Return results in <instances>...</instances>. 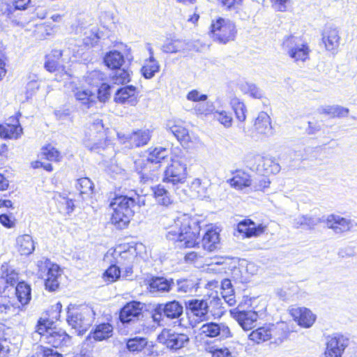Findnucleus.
I'll return each instance as SVG.
<instances>
[{"mask_svg":"<svg viewBox=\"0 0 357 357\" xmlns=\"http://www.w3.org/2000/svg\"><path fill=\"white\" fill-rule=\"evenodd\" d=\"M31 287L24 282H20L17 283L15 288L16 296L19 302L24 305L29 303L31 298Z\"/></svg>","mask_w":357,"mask_h":357,"instance_id":"nucleus-36","label":"nucleus"},{"mask_svg":"<svg viewBox=\"0 0 357 357\" xmlns=\"http://www.w3.org/2000/svg\"><path fill=\"white\" fill-rule=\"evenodd\" d=\"M113 210L111 218L112 223L117 229L126 228L137 209L136 199L128 196H116L109 204Z\"/></svg>","mask_w":357,"mask_h":357,"instance_id":"nucleus-2","label":"nucleus"},{"mask_svg":"<svg viewBox=\"0 0 357 357\" xmlns=\"http://www.w3.org/2000/svg\"><path fill=\"white\" fill-rule=\"evenodd\" d=\"M276 327L268 325L259 327L249 335V339L257 344L267 341L276 335Z\"/></svg>","mask_w":357,"mask_h":357,"instance_id":"nucleus-21","label":"nucleus"},{"mask_svg":"<svg viewBox=\"0 0 357 357\" xmlns=\"http://www.w3.org/2000/svg\"><path fill=\"white\" fill-rule=\"evenodd\" d=\"M52 328H48L45 322L38 321L36 332L40 335L41 337L46 340V336L50 333Z\"/></svg>","mask_w":357,"mask_h":357,"instance_id":"nucleus-62","label":"nucleus"},{"mask_svg":"<svg viewBox=\"0 0 357 357\" xmlns=\"http://www.w3.org/2000/svg\"><path fill=\"white\" fill-rule=\"evenodd\" d=\"M200 335L208 337H219L220 339H225L231 337V331L229 327L223 324L208 322L203 324L199 328Z\"/></svg>","mask_w":357,"mask_h":357,"instance_id":"nucleus-12","label":"nucleus"},{"mask_svg":"<svg viewBox=\"0 0 357 357\" xmlns=\"http://www.w3.org/2000/svg\"><path fill=\"white\" fill-rule=\"evenodd\" d=\"M172 282L167 280L163 278H158L153 280L151 287L153 289H156L159 291H169L171 289Z\"/></svg>","mask_w":357,"mask_h":357,"instance_id":"nucleus-53","label":"nucleus"},{"mask_svg":"<svg viewBox=\"0 0 357 357\" xmlns=\"http://www.w3.org/2000/svg\"><path fill=\"white\" fill-rule=\"evenodd\" d=\"M266 228L262 224H256L250 219H244L238 223L236 231L243 238H251L260 236Z\"/></svg>","mask_w":357,"mask_h":357,"instance_id":"nucleus-13","label":"nucleus"},{"mask_svg":"<svg viewBox=\"0 0 357 357\" xmlns=\"http://www.w3.org/2000/svg\"><path fill=\"white\" fill-rule=\"evenodd\" d=\"M192 49L190 41L180 39H167L161 46V50L167 54L185 53Z\"/></svg>","mask_w":357,"mask_h":357,"instance_id":"nucleus-14","label":"nucleus"},{"mask_svg":"<svg viewBox=\"0 0 357 357\" xmlns=\"http://www.w3.org/2000/svg\"><path fill=\"white\" fill-rule=\"evenodd\" d=\"M169 131L181 142L187 143L190 141L188 131L182 126L173 125L169 127Z\"/></svg>","mask_w":357,"mask_h":357,"instance_id":"nucleus-49","label":"nucleus"},{"mask_svg":"<svg viewBox=\"0 0 357 357\" xmlns=\"http://www.w3.org/2000/svg\"><path fill=\"white\" fill-rule=\"evenodd\" d=\"M125 274H122L121 269H105L102 274V278L108 283L114 282L121 277L131 280L132 269H123Z\"/></svg>","mask_w":357,"mask_h":357,"instance_id":"nucleus-34","label":"nucleus"},{"mask_svg":"<svg viewBox=\"0 0 357 357\" xmlns=\"http://www.w3.org/2000/svg\"><path fill=\"white\" fill-rule=\"evenodd\" d=\"M106 79L105 73L99 70H94L91 72H88L85 76L86 82L92 86L98 87L101 84L104 83Z\"/></svg>","mask_w":357,"mask_h":357,"instance_id":"nucleus-44","label":"nucleus"},{"mask_svg":"<svg viewBox=\"0 0 357 357\" xmlns=\"http://www.w3.org/2000/svg\"><path fill=\"white\" fill-rule=\"evenodd\" d=\"M201 243L204 250L212 252L215 250L219 245V234L215 230L209 229L205 232Z\"/></svg>","mask_w":357,"mask_h":357,"instance_id":"nucleus-29","label":"nucleus"},{"mask_svg":"<svg viewBox=\"0 0 357 357\" xmlns=\"http://www.w3.org/2000/svg\"><path fill=\"white\" fill-rule=\"evenodd\" d=\"M148 161L152 165H158L165 160L169 155V150L162 146L150 147L146 151Z\"/></svg>","mask_w":357,"mask_h":357,"instance_id":"nucleus-28","label":"nucleus"},{"mask_svg":"<svg viewBox=\"0 0 357 357\" xmlns=\"http://www.w3.org/2000/svg\"><path fill=\"white\" fill-rule=\"evenodd\" d=\"M326 227L331 229L335 234H342L351 231L357 224L353 220L337 215L331 214L326 217Z\"/></svg>","mask_w":357,"mask_h":357,"instance_id":"nucleus-11","label":"nucleus"},{"mask_svg":"<svg viewBox=\"0 0 357 357\" xmlns=\"http://www.w3.org/2000/svg\"><path fill=\"white\" fill-rule=\"evenodd\" d=\"M47 278L45 280V289L50 291H56L59 286V278L62 269H47Z\"/></svg>","mask_w":357,"mask_h":357,"instance_id":"nucleus-35","label":"nucleus"},{"mask_svg":"<svg viewBox=\"0 0 357 357\" xmlns=\"http://www.w3.org/2000/svg\"><path fill=\"white\" fill-rule=\"evenodd\" d=\"M151 165L148 161L147 158H140L135 162V167L138 173L141 175L140 178L144 181H146L151 178V174L149 172L151 171Z\"/></svg>","mask_w":357,"mask_h":357,"instance_id":"nucleus-38","label":"nucleus"},{"mask_svg":"<svg viewBox=\"0 0 357 357\" xmlns=\"http://www.w3.org/2000/svg\"><path fill=\"white\" fill-rule=\"evenodd\" d=\"M252 183V180H251L250 176L244 172H238L231 179V185L239 189L250 186Z\"/></svg>","mask_w":357,"mask_h":357,"instance_id":"nucleus-45","label":"nucleus"},{"mask_svg":"<svg viewBox=\"0 0 357 357\" xmlns=\"http://www.w3.org/2000/svg\"><path fill=\"white\" fill-rule=\"evenodd\" d=\"M158 340L172 350L180 349L189 343V337L186 334L172 332L170 330H164L158 336Z\"/></svg>","mask_w":357,"mask_h":357,"instance_id":"nucleus-10","label":"nucleus"},{"mask_svg":"<svg viewBox=\"0 0 357 357\" xmlns=\"http://www.w3.org/2000/svg\"><path fill=\"white\" fill-rule=\"evenodd\" d=\"M234 278L241 283H247L250 281L252 277L256 274L257 269H232Z\"/></svg>","mask_w":357,"mask_h":357,"instance_id":"nucleus-48","label":"nucleus"},{"mask_svg":"<svg viewBox=\"0 0 357 357\" xmlns=\"http://www.w3.org/2000/svg\"><path fill=\"white\" fill-rule=\"evenodd\" d=\"M160 64L157 60H146L144 65L141 68L142 76L146 79H151L156 73L159 72Z\"/></svg>","mask_w":357,"mask_h":357,"instance_id":"nucleus-41","label":"nucleus"},{"mask_svg":"<svg viewBox=\"0 0 357 357\" xmlns=\"http://www.w3.org/2000/svg\"><path fill=\"white\" fill-rule=\"evenodd\" d=\"M151 138V132L149 129L137 130L126 137L132 148L146 145Z\"/></svg>","mask_w":357,"mask_h":357,"instance_id":"nucleus-20","label":"nucleus"},{"mask_svg":"<svg viewBox=\"0 0 357 357\" xmlns=\"http://www.w3.org/2000/svg\"><path fill=\"white\" fill-rule=\"evenodd\" d=\"M39 83L36 79H31L26 86V99L31 98L38 90Z\"/></svg>","mask_w":357,"mask_h":357,"instance_id":"nucleus-57","label":"nucleus"},{"mask_svg":"<svg viewBox=\"0 0 357 357\" xmlns=\"http://www.w3.org/2000/svg\"><path fill=\"white\" fill-rule=\"evenodd\" d=\"M231 313L234 319L245 331L252 329L258 319V314L252 310H234L231 311Z\"/></svg>","mask_w":357,"mask_h":357,"instance_id":"nucleus-15","label":"nucleus"},{"mask_svg":"<svg viewBox=\"0 0 357 357\" xmlns=\"http://www.w3.org/2000/svg\"><path fill=\"white\" fill-rule=\"evenodd\" d=\"M187 178V158L179 156L172 160V163L164 172L163 181L172 184L176 193L179 194L180 185L185 182Z\"/></svg>","mask_w":357,"mask_h":357,"instance_id":"nucleus-6","label":"nucleus"},{"mask_svg":"<svg viewBox=\"0 0 357 357\" xmlns=\"http://www.w3.org/2000/svg\"><path fill=\"white\" fill-rule=\"evenodd\" d=\"M45 341L57 348L67 346L70 342V337L64 331L54 328L47 335Z\"/></svg>","mask_w":357,"mask_h":357,"instance_id":"nucleus-22","label":"nucleus"},{"mask_svg":"<svg viewBox=\"0 0 357 357\" xmlns=\"http://www.w3.org/2000/svg\"><path fill=\"white\" fill-rule=\"evenodd\" d=\"M322 41L326 49L328 51L335 50L339 46L340 36L335 29H330L324 31L322 34Z\"/></svg>","mask_w":357,"mask_h":357,"instance_id":"nucleus-32","label":"nucleus"},{"mask_svg":"<svg viewBox=\"0 0 357 357\" xmlns=\"http://www.w3.org/2000/svg\"><path fill=\"white\" fill-rule=\"evenodd\" d=\"M198 279H182L176 282V289L178 292L191 293L198 288Z\"/></svg>","mask_w":357,"mask_h":357,"instance_id":"nucleus-46","label":"nucleus"},{"mask_svg":"<svg viewBox=\"0 0 357 357\" xmlns=\"http://www.w3.org/2000/svg\"><path fill=\"white\" fill-rule=\"evenodd\" d=\"M325 216L321 218L311 215H299L294 219L293 225L296 228L312 229L321 222L325 223Z\"/></svg>","mask_w":357,"mask_h":357,"instance_id":"nucleus-26","label":"nucleus"},{"mask_svg":"<svg viewBox=\"0 0 357 357\" xmlns=\"http://www.w3.org/2000/svg\"><path fill=\"white\" fill-rule=\"evenodd\" d=\"M282 47L289 56L295 61H305L308 58V46L303 43L298 37L287 36L283 41Z\"/></svg>","mask_w":357,"mask_h":357,"instance_id":"nucleus-8","label":"nucleus"},{"mask_svg":"<svg viewBox=\"0 0 357 357\" xmlns=\"http://www.w3.org/2000/svg\"><path fill=\"white\" fill-rule=\"evenodd\" d=\"M45 68L49 72H55L59 70L61 67L59 62L51 56H47V61L45 63Z\"/></svg>","mask_w":357,"mask_h":357,"instance_id":"nucleus-58","label":"nucleus"},{"mask_svg":"<svg viewBox=\"0 0 357 357\" xmlns=\"http://www.w3.org/2000/svg\"><path fill=\"white\" fill-rule=\"evenodd\" d=\"M214 118L225 128H229L232 125V117L225 111L215 112L214 113Z\"/></svg>","mask_w":357,"mask_h":357,"instance_id":"nucleus-54","label":"nucleus"},{"mask_svg":"<svg viewBox=\"0 0 357 357\" xmlns=\"http://www.w3.org/2000/svg\"><path fill=\"white\" fill-rule=\"evenodd\" d=\"M111 86L107 83L101 84L97 90V97L100 101L105 102L110 96Z\"/></svg>","mask_w":357,"mask_h":357,"instance_id":"nucleus-55","label":"nucleus"},{"mask_svg":"<svg viewBox=\"0 0 357 357\" xmlns=\"http://www.w3.org/2000/svg\"><path fill=\"white\" fill-rule=\"evenodd\" d=\"M147 344V340L144 337H135L130 338L127 342V348L130 351H141Z\"/></svg>","mask_w":357,"mask_h":357,"instance_id":"nucleus-50","label":"nucleus"},{"mask_svg":"<svg viewBox=\"0 0 357 357\" xmlns=\"http://www.w3.org/2000/svg\"><path fill=\"white\" fill-rule=\"evenodd\" d=\"M269 180L266 177H262L259 180H252V185L255 190H264L270 185Z\"/></svg>","mask_w":357,"mask_h":357,"instance_id":"nucleus-59","label":"nucleus"},{"mask_svg":"<svg viewBox=\"0 0 357 357\" xmlns=\"http://www.w3.org/2000/svg\"><path fill=\"white\" fill-rule=\"evenodd\" d=\"M211 28L214 40L220 43L226 44L236 37V26L229 20L219 18L212 23Z\"/></svg>","mask_w":357,"mask_h":357,"instance_id":"nucleus-7","label":"nucleus"},{"mask_svg":"<svg viewBox=\"0 0 357 357\" xmlns=\"http://www.w3.org/2000/svg\"><path fill=\"white\" fill-rule=\"evenodd\" d=\"M208 96L206 94H200L197 90L190 91L187 95V99L191 101H205Z\"/></svg>","mask_w":357,"mask_h":357,"instance_id":"nucleus-60","label":"nucleus"},{"mask_svg":"<svg viewBox=\"0 0 357 357\" xmlns=\"http://www.w3.org/2000/svg\"><path fill=\"white\" fill-rule=\"evenodd\" d=\"M31 0H14L12 5H6L3 14L8 17L12 18L15 16L14 13L17 10H26L30 3Z\"/></svg>","mask_w":357,"mask_h":357,"instance_id":"nucleus-42","label":"nucleus"},{"mask_svg":"<svg viewBox=\"0 0 357 357\" xmlns=\"http://www.w3.org/2000/svg\"><path fill=\"white\" fill-rule=\"evenodd\" d=\"M237 264H238L239 266L241 267H248V264H247V261L245 259H238L236 258H224L222 257H215L211 259V262L208 264L207 266L211 265H218V266H224V268H237Z\"/></svg>","mask_w":357,"mask_h":357,"instance_id":"nucleus-33","label":"nucleus"},{"mask_svg":"<svg viewBox=\"0 0 357 357\" xmlns=\"http://www.w3.org/2000/svg\"><path fill=\"white\" fill-rule=\"evenodd\" d=\"M18 273L15 269H1L0 274V290L13 287L18 282Z\"/></svg>","mask_w":357,"mask_h":357,"instance_id":"nucleus-31","label":"nucleus"},{"mask_svg":"<svg viewBox=\"0 0 357 357\" xmlns=\"http://www.w3.org/2000/svg\"><path fill=\"white\" fill-rule=\"evenodd\" d=\"M4 125H0V136L5 139H17L22 133V128L17 117L11 116Z\"/></svg>","mask_w":357,"mask_h":357,"instance_id":"nucleus-17","label":"nucleus"},{"mask_svg":"<svg viewBox=\"0 0 357 357\" xmlns=\"http://www.w3.org/2000/svg\"><path fill=\"white\" fill-rule=\"evenodd\" d=\"M76 188L81 195L90 197L93 192L94 184L89 178L84 177L77 179Z\"/></svg>","mask_w":357,"mask_h":357,"instance_id":"nucleus-47","label":"nucleus"},{"mask_svg":"<svg viewBox=\"0 0 357 357\" xmlns=\"http://www.w3.org/2000/svg\"><path fill=\"white\" fill-rule=\"evenodd\" d=\"M349 345V339L340 333H334L326 337L325 357H342Z\"/></svg>","mask_w":357,"mask_h":357,"instance_id":"nucleus-9","label":"nucleus"},{"mask_svg":"<svg viewBox=\"0 0 357 357\" xmlns=\"http://www.w3.org/2000/svg\"><path fill=\"white\" fill-rule=\"evenodd\" d=\"M42 154L50 161L58 162L61 158L60 152L52 145L43 147Z\"/></svg>","mask_w":357,"mask_h":357,"instance_id":"nucleus-52","label":"nucleus"},{"mask_svg":"<svg viewBox=\"0 0 357 357\" xmlns=\"http://www.w3.org/2000/svg\"><path fill=\"white\" fill-rule=\"evenodd\" d=\"M241 90L255 98H261L264 96L263 91L255 84L245 82L241 85Z\"/></svg>","mask_w":357,"mask_h":357,"instance_id":"nucleus-51","label":"nucleus"},{"mask_svg":"<svg viewBox=\"0 0 357 357\" xmlns=\"http://www.w3.org/2000/svg\"><path fill=\"white\" fill-rule=\"evenodd\" d=\"M114 101L120 104L135 105L137 103V89L132 85L119 88L115 93Z\"/></svg>","mask_w":357,"mask_h":357,"instance_id":"nucleus-16","label":"nucleus"},{"mask_svg":"<svg viewBox=\"0 0 357 357\" xmlns=\"http://www.w3.org/2000/svg\"><path fill=\"white\" fill-rule=\"evenodd\" d=\"M273 8L281 12H284L287 8V5L289 3V0H272Z\"/></svg>","mask_w":357,"mask_h":357,"instance_id":"nucleus-63","label":"nucleus"},{"mask_svg":"<svg viewBox=\"0 0 357 357\" xmlns=\"http://www.w3.org/2000/svg\"><path fill=\"white\" fill-rule=\"evenodd\" d=\"M255 129L259 135L268 137L273 134V128L271 118L267 113L261 112L259 113L255 122Z\"/></svg>","mask_w":357,"mask_h":357,"instance_id":"nucleus-25","label":"nucleus"},{"mask_svg":"<svg viewBox=\"0 0 357 357\" xmlns=\"http://www.w3.org/2000/svg\"><path fill=\"white\" fill-rule=\"evenodd\" d=\"M83 143L86 148L91 151L99 153L106 147V134L102 121L96 119L89 123Z\"/></svg>","mask_w":357,"mask_h":357,"instance_id":"nucleus-5","label":"nucleus"},{"mask_svg":"<svg viewBox=\"0 0 357 357\" xmlns=\"http://www.w3.org/2000/svg\"><path fill=\"white\" fill-rule=\"evenodd\" d=\"M233 109L235 112L236 119L239 121H244L246 119V107L245 105L239 101L233 102Z\"/></svg>","mask_w":357,"mask_h":357,"instance_id":"nucleus-56","label":"nucleus"},{"mask_svg":"<svg viewBox=\"0 0 357 357\" xmlns=\"http://www.w3.org/2000/svg\"><path fill=\"white\" fill-rule=\"evenodd\" d=\"M16 243L21 255H29L35 250L32 237L29 234L19 236L16 239Z\"/></svg>","mask_w":357,"mask_h":357,"instance_id":"nucleus-30","label":"nucleus"},{"mask_svg":"<svg viewBox=\"0 0 357 357\" xmlns=\"http://www.w3.org/2000/svg\"><path fill=\"white\" fill-rule=\"evenodd\" d=\"M257 161L258 165L256 169L259 173L275 174L280 171V165L272 157L258 156Z\"/></svg>","mask_w":357,"mask_h":357,"instance_id":"nucleus-23","label":"nucleus"},{"mask_svg":"<svg viewBox=\"0 0 357 357\" xmlns=\"http://www.w3.org/2000/svg\"><path fill=\"white\" fill-rule=\"evenodd\" d=\"M212 357H231V353L226 348H218L212 352Z\"/></svg>","mask_w":357,"mask_h":357,"instance_id":"nucleus-64","label":"nucleus"},{"mask_svg":"<svg viewBox=\"0 0 357 357\" xmlns=\"http://www.w3.org/2000/svg\"><path fill=\"white\" fill-rule=\"evenodd\" d=\"M75 96L86 108L91 107L95 102L96 96L89 90H79Z\"/></svg>","mask_w":357,"mask_h":357,"instance_id":"nucleus-40","label":"nucleus"},{"mask_svg":"<svg viewBox=\"0 0 357 357\" xmlns=\"http://www.w3.org/2000/svg\"><path fill=\"white\" fill-rule=\"evenodd\" d=\"M103 61L105 66L112 70V71L122 67L125 63L124 56L117 50H112L107 52L105 55Z\"/></svg>","mask_w":357,"mask_h":357,"instance_id":"nucleus-27","label":"nucleus"},{"mask_svg":"<svg viewBox=\"0 0 357 357\" xmlns=\"http://www.w3.org/2000/svg\"><path fill=\"white\" fill-rule=\"evenodd\" d=\"M221 5L227 10L237 8L241 5L243 0H218Z\"/></svg>","mask_w":357,"mask_h":357,"instance_id":"nucleus-61","label":"nucleus"},{"mask_svg":"<svg viewBox=\"0 0 357 357\" xmlns=\"http://www.w3.org/2000/svg\"><path fill=\"white\" fill-rule=\"evenodd\" d=\"M159 311L164 312L165 317L174 319H178L183 314V307L178 301H172L165 303H160Z\"/></svg>","mask_w":357,"mask_h":357,"instance_id":"nucleus-24","label":"nucleus"},{"mask_svg":"<svg viewBox=\"0 0 357 357\" xmlns=\"http://www.w3.org/2000/svg\"><path fill=\"white\" fill-rule=\"evenodd\" d=\"M186 310L193 316L204 320L208 312V303L204 299L193 298L185 302Z\"/></svg>","mask_w":357,"mask_h":357,"instance_id":"nucleus-18","label":"nucleus"},{"mask_svg":"<svg viewBox=\"0 0 357 357\" xmlns=\"http://www.w3.org/2000/svg\"><path fill=\"white\" fill-rule=\"evenodd\" d=\"M111 79L114 84H123L130 81V72L124 68H119L112 71Z\"/></svg>","mask_w":357,"mask_h":357,"instance_id":"nucleus-43","label":"nucleus"},{"mask_svg":"<svg viewBox=\"0 0 357 357\" xmlns=\"http://www.w3.org/2000/svg\"><path fill=\"white\" fill-rule=\"evenodd\" d=\"M142 317V305L137 301L128 303L119 314L122 324L128 328V331L134 333H140L146 329Z\"/></svg>","mask_w":357,"mask_h":357,"instance_id":"nucleus-3","label":"nucleus"},{"mask_svg":"<svg viewBox=\"0 0 357 357\" xmlns=\"http://www.w3.org/2000/svg\"><path fill=\"white\" fill-rule=\"evenodd\" d=\"M291 314L298 325L310 328L315 321V315L307 308L298 307L291 310Z\"/></svg>","mask_w":357,"mask_h":357,"instance_id":"nucleus-19","label":"nucleus"},{"mask_svg":"<svg viewBox=\"0 0 357 357\" xmlns=\"http://www.w3.org/2000/svg\"><path fill=\"white\" fill-rule=\"evenodd\" d=\"M95 319V312L89 305H72L68 309L67 321L78 333L86 332L92 325Z\"/></svg>","mask_w":357,"mask_h":357,"instance_id":"nucleus-4","label":"nucleus"},{"mask_svg":"<svg viewBox=\"0 0 357 357\" xmlns=\"http://www.w3.org/2000/svg\"><path fill=\"white\" fill-rule=\"evenodd\" d=\"M112 333V326L109 323H103L96 326L92 335L96 340L101 341L110 337Z\"/></svg>","mask_w":357,"mask_h":357,"instance_id":"nucleus-39","label":"nucleus"},{"mask_svg":"<svg viewBox=\"0 0 357 357\" xmlns=\"http://www.w3.org/2000/svg\"><path fill=\"white\" fill-rule=\"evenodd\" d=\"M199 223L197 218L183 214L174 219V224L169 227L166 237L178 243L180 248H193L199 243L197 241L201 230Z\"/></svg>","mask_w":357,"mask_h":357,"instance_id":"nucleus-1","label":"nucleus"},{"mask_svg":"<svg viewBox=\"0 0 357 357\" xmlns=\"http://www.w3.org/2000/svg\"><path fill=\"white\" fill-rule=\"evenodd\" d=\"M152 191L157 202L162 206L169 205L172 200L169 191L161 185H158L152 188Z\"/></svg>","mask_w":357,"mask_h":357,"instance_id":"nucleus-37","label":"nucleus"}]
</instances>
